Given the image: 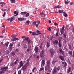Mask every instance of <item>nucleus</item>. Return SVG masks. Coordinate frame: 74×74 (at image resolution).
<instances>
[{"label":"nucleus","mask_w":74,"mask_h":74,"mask_svg":"<svg viewBox=\"0 0 74 74\" xmlns=\"http://www.w3.org/2000/svg\"><path fill=\"white\" fill-rule=\"evenodd\" d=\"M8 69V67H1V70H2L1 71H0V74H2V73H4V72H5L6 70L7 69Z\"/></svg>","instance_id":"f257e3e1"},{"label":"nucleus","mask_w":74,"mask_h":74,"mask_svg":"<svg viewBox=\"0 0 74 74\" xmlns=\"http://www.w3.org/2000/svg\"><path fill=\"white\" fill-rule=\"evenodd\" d=\"M50 60H49L47 61V66L45 67V69L46 70H48V69H49V68L50 67V65H51V63H50Z\"/></svg>","instance_id":"f03ea898"},{"label":"nucleus","mask_w":74,"mask_h":74,"mask_svg":"<svg viewBox=\"0 0 74 74\" xmlns=\"http://www.w3.org/2000/svg\"><path fill=\"white\" fill-rule=\"evenodd\" d=\"M44 50H42L40 53V56L41 57L42 59H43L44 57Z\"/></svg>","instance_id":"7ed1b4c3"},{"label":"nucleus","mask_w":74,"mask_h":74,"mask_svg":"<svg viewBox=\"0 0 74 74\" xmlns=\"http://www.w3.org/2000/svg\"><path fill=\"white\" fill-rule=\"evenodd\" d=\"M50 53L51 54V56L53 57L54 55V51H53V49H51L50 50Z\"/></svg>","instance_id":"20e7f679"},{"label":"nucleus","mask_w":74,"mask_h":74,"mask_svg":"<svg viewBox=\"0 0 74 74\" xmlns=\"http://www.w3.org/2000/svg\"><path fill=\"white\" fill-rule=\"evenodd\" d=\"M45 63V61L44 60H42L41 62V67L44 66Z\"/></svg>","instance_id":"39448f33"},{"label":"nucleus","mask_w":74,"mask_h":74,"mask_svg":"<svg viewBox=\"0 0 74 74\" xmlns=\"http://www.w3.org/2000/svg\"><path fill=\"white\" fill-rule=\"evenodd\" d=\"M65 27L64 26V25H63L62 29L60 30L61 34H63V33H64V29Z\"/></svg>","instance_id":"423d86ee"},{"label":"nucleus","mask_w":74,"mask_h":74,"mask_svg":"<svg viewBox=\"0 0 74 74\" xmlns=\"http://www.w3.org/2000/svg\"><path fill=\"white\" fill-rule=\"evenodd\" d=\"M19 64H20V66L18 67V69H19L22 67L23 65V64H24L23 63V62L21 61L19 62Z\"/></svg>","instance_id":"0eeeda50"},{"label":"nucleus","mask_w":74,"mask_h":74,"mask_svg":"<svg viewBox=\"0 0 74 74\" xmlns=\"http://www.w3.org/2000/svg\"><path fill=\"white\" fill-rule=\"evenodd\" d=\"M59 58L62 60V61H64V56H59Z\"/></svg>","instance_id":"6e6552de"},{"label":"nucleus","mask_w":74,"mask_h":74,"mask_svg":"<svg viewBox=\"0 0 74 74\" xmlns=\"http://www.w3.org/2000/svg\"><path fill=\"white\" fill-rule=\"evenodd\" d=\"M59 51L63 55H64V52L63 51V50L62 49H59Z\"/></svg>","instance_id":"1a4fd4ad"},{"label":"nucleus","mask_w":74,"mask_h":74,"mask_svg":"<svg viewBox=\"0 0 74 74\" xmlns=\"http://www.w3.org/2000/svg\"><path fill=\"white\" fill-rule=\"evenodd\" d=\"M58 41L57 40H55L53 42V44H58Z\"/></svg>","instance_id":"9d476101"},{"label":"nucleus","mask_w":74,"mask_h":74,"mask_svg":"<svg viewBox=\"0 0 74 74\" xmlns=\"http://www.w3.org/2000/svg\"><path fill=\"white\" fill-rule=\"evenodd\" d=\"M62 8V6L58 5L54 7V8L56 9V8Z\"/></svg>","instance_id":"9b49d317"},{"label":"nucleus","mask_w":74,"mask_h":74,"mask_svg":"<svg viewBox=\"0 0 74 74\" xmlns=\"http://www.w3.org/2000/svg\"><path fill=\"white\" fill-rule=\"evenodd\" d=\"M34 50L36 52H38V48L37 47H35Z\"/></svg>","instance_id":"f8f14e48"},{"label":"nucleus","mask_w":74,"mask_h":74,"mask_svg":"<svg viewBox=\"0 0 74 74\" xmlns=\"http://www.w3.org/2000/svg\"><path fill=\"white\" fill-rule=\"evenodd\" d=\"M6 3L4 2H0V4H2V5L1 6V7H3V6Z\"/></svg>","instance_id":"ddd939ff"},{"label":"nucleus","mask_w":74,"mask_h":74,"mask_svg":"<svg viewBox=\"0 0 74 74\" xmlns=\"http://www.w3.org/2000/svg\"><path fill=\"white\" fill-rule=\"evenodd\" d=\"M25 19V18L24 17H22V18H18V20H19V21H23V20H24Z\"/></svg>","instance_id":"4468645a"},{"label":"nucleus","mask_w":74,"mask_h":74,"mask_svg":"<svg viewBox=\"0 0 74 74\" xmlns=\"http://www.w3.org/2000/svg\"><path fill=\"white\" fill-rule=\"evenodd\" d=\"M23 48H27V45L26 44H24L22 45V46Z\"/></svg>","instance_id":"2eb2a0df"},{"label":"nucleus","mask_w":74,"mask_h":74,"mask_svg":"<svg viewBox=\"0 0 74 74\" xmlns=\"http://www.w3.org/2000/svg\"><path fill=\"white\" fill-rule=\"evenodd\" d=\"M56 73V69H54L53 71L52 72L53 74H54V73Z\"/></svg>","instance_id":"dca6fc26"},{"label":"nucleus","mask_w":74,"mask_h":74,"mask_svg":"<svg viewBox=\"0 0 74 74\" xmlns=\"http://www.w3.org/2000/svg\"><path fill=\"white\" fill-rule=\"evenodd\" d=\"M32 35L33 36H37V34L35 32H33L32 33Z\"/></svg>","instance_id":"f3484780"},{"label":"nucleus","mask_w":74,"mask_h":74,"mask_svg":"<svg viewBox=\"0 0 74 74\" xmlns=\"http://www.w3.org/2000/svg\"><path fill=\"white\" fill-rule=\"evenodd\" d=\"M43 14H44V12H42L39 15L41 17H42V16H43Z\"/></svg>","instance_id":"a211bd4d"},{"label":"nucleus","mask_w":74,"mask_h":74,"mask_svg":"<svg viewBox=\"0 0 74 74\" xmlns=\"http://www.w3.org/2000/svg\"><path fill=\"white\" fill-rule=\"evenodd\" d=\"M19 49H17L15 50V53H19Z\"/></svg>","instance_id":"6ab92c4d"},{"label":"nucleus","mask_w":74,"mask_h":74,"mask_svg":"<svg viewBox=\"0 0 74 74\" xmlns=\"http://www.w3.org/2000/svg\"><path fill=\"white\" fill-rule=\"evenodd\" d=\"M36 32L37 33H38V34H37V35H38L39 34H41V33H40V31L38 30H37L36 31Z\"/></svg>","instance_id":"aec40b11"},{"label":"nucleus","mask_w":74,"mask_h":74,"mask_svg":"<svg viewBox=\"0 0 74 74\" xmlns=\"http://www.w3.org/2000/svg\"><path fill=\"white\" fill-rule=\"evenodd\" d=\"M27 14L26 12H22L21 13V15H24V14Z\"/></svg>","instance_id":"412c9836"},{"label":"nucleus","mask_w":74,"mask_h":74,"mask_svg":"<svg viewBox=\"0 0 74 74\" xmlns=\"http://www.w3.org/2000/svg\"><path fill=\"white\" fill-rule=\"evenodd\" d=\"M23 70H26V69L27 68V66H26V65H24L23 66Z\"/></svg>","instance_id":"4be33fe9"},{"label":"nucleus","mask_w":74,"mask_h":74,"mask_svg":"<svg viewBox=\"0 0 74 74\" xmlns=\"http://www.w3.org/2000/svg\"><path fill=\"white\" fill-rule=\"evenodd\" d=\"M65 64L64 65V67H66L67 66V64L66 62H64Z\"/></svg>","instance_id":"5701e85b"},{"label":"nucleus","mask_w":74,"mask_h":74,"mask_svg":"<svg viewBox=\"0 0 74 74\" xmlns=\"http://www.w3.org/2000/svg\"><path fill=\"white\" fill-rule=\"evenodd\" d=\"M63 10H59L58 11V12H59V13H60L61 14H62V13H63Z\"/></svg>","instance_id":"b1692460"},{"label":"nucleus","mask_w":74,"mask_h":74,"mask_svg":"<svg viewBox=\"0 0 74 74\" xmlns=\"http://www.w3.org/2000/svg\"><path fill=\"white\" fill-rule=\"evenodd\" d=\"M12 38H16V35H15L14 34V35H13L12 36Z\"/></svg>","instance_id":"393cba45"},{"label":"nucleus","mask_w":74,"mask_h":74,"mask_svg":"<svg viewBox=\"0 0 74 74\" xmlns=\"http://www.w3.org/2000/svg\"><path fill=\"white\" fill-rule=\"evenodd\" d=\"M58 46L59 47H61V43H60V42L59 40Z\"/></svg>","instance_id":"a878e982"},{"label":"nucleus","mask_w":74,"mask_h":74,"mask_svg":"<svg viewBox=\"0 0 74 74\" xmlns=\"http://www.w3.org/2000/svg\"><path fill=\"white\" fill-rule=\"evenodd\" d=\"M69 55H72L73 53H72V51H69L68 53Z\"/></svg>","instance_id":"bb28decb"},{"label":"nucleus","mask_w":74,"mask_h":74,"mask_svg":"<svg viewBox=\"0 0 74 74\" xmlns=\"http://www.w3.org/2000/svg\"><path fill=\"white\" fill-rule=\"evenodd\" d=\"M50 46V45H49V42H47V48H48V47H49Z\"/></svg>","instance_id":"cd10ccee"},{"label":"nucleus","mask_w":74,"mask_h":74,"mask_svg":"<svg viewBox=\"0 0 74 74\" xmlns=\"http://www.w3.org/2000/svg\"><path fill=\"white\" fill-rule=\"evenodd\" d=\"M6 54H7V55H9V53H10V52H9V51L7 50L6 51Z\"/></svg>","instance_id":"c85d7f7f"},{"label":"nucleus","mask_w":74,"mask_h":74,"mask_svg":"<svg viewBox=\"0 0 74 74\" xmlns=\"http://www.w3.org/2000/svg\"><path fill=\"white\" fill-rule=\"evenodd\" d=\"M11 54H12V56H15V53L14 52H12L11 53Z\"/></svg>","instance_id":"c756f323"},{"label":"nucleus","mask_w":74,"mask_h":74,"mask_svg":"<svg viewBox=\"0 0 74 74\" xmlns=\"http://www.w3.org/2000/svg\"><path fill=\"white\" fill-rule=\"evenodd\" d=\"M29 38L28 37H27L25 38V39H24V40H26L28 42L29 41Z\"/></svg>","instance_id":"7c9ffc66"},{"label":"nucleus","mask_w":74,"mask_h":74,"mask_svg":"<svg viewBox=\"0 0 74 74\" xmlns=\"http://www.w3.org/2000/svg\"><path fill=\"white\" fill-rule=\"evenodd\" d=\"M19 60L18 59H17L16 60V61H15V62L14 63V64H17V62H18Z\"/></svg>","instance_id":"2f4dec72"},{"label":"nucleus","mask_w":74,"mask_h":74,"mask_svg":"<svg viewBox=\"0 0 74 74\" xmlns=\"http://www.w3.org/2000/svg\"><path fill=\"white\" fill-rule=\"evenodd\" d=\"M51 27H49L47 28V29L48 30H49V31H51Z\"/></svg>","instance_id":"473e14b6"},{"label":"nucleus","mask_w":74,"mask_h":74,"mask_svg":"<svg viewBox=\"0 0 74 74\" xmlns=\"http://www.w3.org/2000/svg\"><path fill=\"white\" fill-rule=\"evenodd\" d=\"M12 49V47H10L9 49V50L10 51V52H11Z\"/></svg>","instance_id":"72a5a7b5"},{"label":"nucleus","mask_w":74,"mask_h":74,"mask_svg":"<svg viewBox=\"0 0 74 74\" xmlns=\"http://www.w3.org/2000/svg\"><path fill=\"white\" fill-rule=\"evenodd\" d=\"M11 19L13 21H14L15 20V17L13 16L11 18Z\"/></svg>","instance_id":"f704fd0d"},{"label":"nucleus","mask_w":74,"mask_h":74,"mask_svg":"<svg viewBox=\"0 0 74 74\" xmlns=\"http://www.w3.org/2000/svg\"><path fill=\"white\" fill-rule=\"evenodd\" d=\"M10 1L11 3H14L15 2V0H11Z\"/></svg>","instance_id":"c9c22d12"},{"label":"nucleus","mask_w":74,"mask_h":74,"mask_svg":"<svg viewBox=\"0 0 74 74\" xmlns=\"http://www.w3.org/2000/svg\"><path fill=\"white\" fill-rule=\"evenodd\" d=\"M69 2H70V1H66L65 2V4H68L69 3Z\"/></svg>","instance_id":"e433bc0d"},{"label":"nucleus","mask_w":74,"mask_h":74,"mask_svg":"<svg viewBox=\"0 0 74 74\" xmlns=\"http://www.w3.org/2000/svg\"><path fill=\"white\" fill-rule=\"evenodd\" d=\"M30 14L29 13H27L26 14V17H28L29 16Z\"/></svg>","instance_id":"4c0bfd02"},{"label":"nucleus","mask_w":74,"mask_h":74,"mask_svg":"<svg viewBox=\"0 0 74 74\" xmlns=\"http://www.w3.org/2000/svg\"><path fill=\"white\" fill-rule=\"evenodd\" d=\"M68 46H69V49H71V45H68Z\"/></svg>","instance_id":"58836bf2"},{"label":"nucleus","mask_w":74,"mask_h":74,"mask_svg":"<svg viewBox=\"0 0 74 74\" xmlns=\"http://www.w3.org/2000/svg\"><path fill=\"white\" fill-rule=\"evenodd\" d=\"M13 45H14V43H12L10 44V46H11V47H12Z\"/></svg>","instance_id":"ea45409f"},{"label":"nucleus","mask_w":74,"mask_h":74,"mask_svg":"<svg viewBox=\"0 0 74 74\" xmlns=\"http://www.w3.org/2000/svg\"><path fill=\"white\" fill-rule=\"evenodd\" d=\"M22 73V71L21 70H20L18 72V74H21Z\"/></svg>","instance_id":"a19ab883"},{"label":"nucleus","mask_w":74,"mask_h":74,"mask_svg":"<svg viewBox=\"0 0 74 74\" xmlns=\"http://www.w3.org/2000/svg\"><path fill=\"white\" fill-rule=\"evenodd\" d=\"M9 44V42H7L5 44L6 46V47H8V45Z\"/></svg>","instance_id":"79ce46f5"},{"label":"nucleus","mask_w":74,"mask_h":74,"mask_svg":"<svg viewBox=\"0 0 74 74\" xmlns=\"http://www.w3.org/2000/svg\"><path fill=\"white\" fill-rule=\"evenodd\" d=\"M11 41H16L15 38L12 39L11 40Z\"/></svg>","instance_id":"37998d69"},{"label":"nucleus","mask_w":74,"mask_h":74,"mask_svg":"<svg viewBox=\"0 0 74 74\" xmlns=\"http://www.w3.org/2000/svg\"><path fill=\"white\" fill-rule=\"evenodd\" d=\"M56 61H55L54 60H53L52 62V64H54L55 63H56Z\"/></svg>","instance_id":"c03bdc74"},{"label":"nucleus","mask_w":74,"mask_h":74,"mask_svg":"<svg viewBox=\"0 0 74 74\" xmlns=\"http://www.w3.org/2000/svg\"><path fill=\"white\" fill-rule=\"evenodd\" d=\"M71 70V68L70 67L69 68V69L68 70V72H69V73H70V71Z\"/></svg>","instance_id":"a18cd8bd"},{"label":"nucleus","mask_w":74,"mask_h":74,"mask_svg":"<svg viewBox=\"0 0 74 74\" xmlns=\"http://www.w3.org/2000/svg\"><path fill=\"white\" fill-rule=\"evenodd\" d=\"M5 31H6L5 29H3L2 32V33H4Z\"/></svg>","instance_id":"49530a36"},{"label":"nucleus","mask_w":74,"mask_h":74,"mask_svg":"<svg viewBox=\"0 0 74 74\" xmlns=\"http://www.w3.org/2000/svg\"><path fill=\"white\" fill-rule=\"evenodd\" d=\"M60 67L58 66V67L57 70H58V71H59V70H60Z\"/></svg>","instance_id":"de8ad7c7"},{"label":"nucleus","mask_w":74,"mask_h":74,"mask_svg":"<svg viewBox=\"0 0 74 74\" xmlns=\"http://www.w3.org/2000/svg\"><path fill=\"white\" fill-rule=\"evenodd\" d=\"M64 16H65V17H66V18H67V14H65L64 15Z\"/></svg>","instance_id":"09e8293b"},{"label":"nucleus","mask_w":74,"mask_h":74,"mask_svg":"<svg viewBox=\"0 0 74 74\" xmlns=\"http://www.w3.org/2000/svg\"><path fill=\"white\" fill-rule=\"evenodd\" d=\"M5 15H6V13L5 12H4V14H3V17H4L5 16Z\"/></svg>","instance_id":"8fccbe9b"},{"label":"nucleus","mask_w":74,"mask_h":74,"mask_svg":"<svg viewBox=\"0 0 74 74\" xmlns=\"http://www.w3.org/2000/svg\"><path fill=\"white\" fill-rule=\"evenodd\" d=\"M43 69H44L43 67L41 68L40 69V71H42V70H43Z\"/></svg>","instance_id":"3c124183"},{"label":"nucleus","mask_w":74,"mask_h":74,"mask_svg":"<svg viewBox=\"0 0 74 74\" xmlns=\"http://www.w3.org/2000/svg\"><path fill=\"white\" fill-rule=\"evenodd\" d=\"M26 22L27 23L29 24V23H30V21H29V20L27 21Z\"/></svg>","instance_id":"603ef678"},{"label":"nucleus","mask_w":74,"mask_h":74,"mask_svg":"<svg viewBox=\"0 0 74 74\" xmlns=\"http://www.w3.org/2000/svg\"><path fill=\"white\" fill-rule=\"evenodd\" d=\"M37 23L38 24V25H39L40 23V21H37Z\"/></svg>","instance_id":"864d4df0"},{"label":"nucleus","mask_w":74,"mask_h":74,"mask_svg":"<svg viewBox=\"0 0 74 74\" xmlns=\"http://www.w3.org/2000/svg\"><path fill=\"white\" fill-rule=\"evenodd\" d=\"M38 24H36L35 26H36V27H38Z\"/></svg>","instance_id":"5fc2aeb1"},{"label":"nucleus","mask_w":74,"mask_h":74,"mask_svg":"<svg viewBox=\"0 0 74 74\" xmlns=\"http://www.w3.org/2000/svg\"><path fill=\"white\" fill-rule=\"evenodd\" d=\"M33 24L34 25H35L36 24V22H33Z\"/></svg>","instance_id":"6e6d98bb"},{"label":"nucleus","mask_w":74,"mask_h":74,"mask_svg":"<svg viewBox=\"0 0 74 74\" xmlns=\"http://www.w3.org/2000/svg\"><path fill=\"white\" fill-rule=\"evenodd\" d=\"M16 39V41H18L19 40V39L18 38H15Z\"/></svg>","instance_id":"4d7b16f0"},{"label":"nucleus","mask_w":74,"mask_h":74,"mask_svg":"<svg viewBox=\"0 0 74 74\" xmlns=\"http://www.w3.org/2000/svg\"><path fill=\"white\" fill-rule=\"evenodd\" d=\"M30 42H31L30 40H28V44H30Z\"/></svg>","instance_id":"13d9d810"},{"label":"nucleus","mask_w":74,"mask_h":74,"mask_svg":"<svg viewBox=\"0 0 74 74\" xmlns=\"http://www.w3.org/2000/svg\"><path fill=\"white\" fill-rule=\"evenodd\" d=\"M63 35L64 37V38H66V34H64Z\"/></svg>","instance_id":"bf43d9fd"},{"label":"nucleus","mask_w":74,"mask_h":74,"mask_svg":"<svg viewBox=\"0 0 74 74\" xmlns=\"http://www.w3.org/2000/svg\"><path fill=\"white\" fill-rule=\"evenodd\" d=\"M27 52H29L30 51V49H28L27 50Z\"/></svg>","instance_id":"052dcab7"},{"label":"nucleus","mask_w":74,"mask_h":74,"mask_svg":"<svg viewBox=\"0 0 74 74\" xmlns=\"http://www.w3.org/2000/svg\"><path fill=\"white\" fill-rule=\"evenodd\" d=\"M54 25H58V24L56 22H55L54 23Z\"/></svg>","instance_id":"680f3d73"},{"label":"nucleus","mask_w":74,"mask_h":74,"mask_svg":"<svg viewBox=\"0 0 74 74\" xmlns=\"http://www.w3.org/2000/svg\"><path fill=\"white\" fill-rule=\"evenodd\" d=\"M36 69V67H35L34 69H33L32 71H34V70H35V69Z\"/></svg>","instance_id":"e2e57ef3"},{"label":"nucleus","mask_w":74,"mask_h":74,"mask_svg":"<svg viewBox=\"0 0 74 74\" xmlns=\"http://www.w3.org/2000/svg\"><path fill=\"white\" fill-rule=\"evenodd\" d=\"M2 11H7V10L6 9H5L4 10H2Z\"/></svg>","instance_id":"0e129e2a"},{"label":"nucleus","mask_w":74,"mask_h":74,"mask_svg":"<svg viewBox=\"0 0 74 74\" xmlns=\"http://www.w3.org/2000/svg\"><path fill=\"white\" fill-rule=\"evenodd\" d=\"M29 62H27L26 63V65H27V66H28V65H29Z\"/></svg>","instance_id":"69168bd1"},{"label":"nucleus","mask_w":74,"mask_h":74,"mask_svg":"<svg viewBox=\"0 0 74 74\" xmlns=\"http://www.w3.org/2000/svg\"><path fill=\"white\" fill-rule=\"evenodd\" d=\"M73 4V2H71V3H70V5H72Z\"/></svg>","instance_id":"338daca9"},{"label":"nucleus","mask_w":74,"mask_h":74,"mask_svg":"<svg viewBox=\"0 0 74 74\" xmlns=\"http://www.w3.org/2000/svg\"><path fill=\"white\" fill-rule=\"evenodd\" d=\"M7 21H10V20H11V19H10V18H8L7 19Z\"/></svg>","instance_id":"774afa93"}]
</instances>
